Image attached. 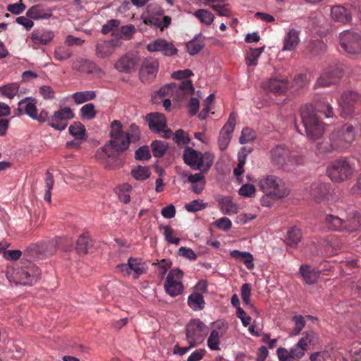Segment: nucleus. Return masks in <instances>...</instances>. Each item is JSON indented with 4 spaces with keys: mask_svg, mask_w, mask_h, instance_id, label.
Returning a JSON list of instances; mask_svg holds the SVG:
<instances>
[{
    "mask_svg": "<svg viewBox=\"0 0 361 361\" xmlns=\"http://www.w3.org/2000/svg\"><path fill=\"white\" fill-rule=\"evenodd\" d=\"M331 16L335 21L347 23L352 19L350 13L341 5L333 6L331 8Z\"/></svg>",
    "mask_w": 361,
    "mask_h": 361,
    "instance_id": "nucleus-29",
    "label": "nucleus"
},
{
    "mask_svg": "<svg viewBox=\"0 0 361 361\" xmlns=\"http://www.w3.org/2000/svg\"><path fill=\"white\" fill-rule=\"evenodd\" d=\"M125 133L128 135L131 142H136L140 139V128L135 123H131L128 130Z\"/></svg>",
    "mask_w": 361,
    "mask_h": 361,
    "instance_id": "nucleus-63",
    "label": "nucleus"
},
{
    "mask_svg": "<svg viewBox=\"0 0 361 361\" xmlns=\"http://www.w3.org/2000/svg\"><path fill=\"white\" fill-rule=\"evenodd\" d=\"M188 305L194 311L202 310L205 306V302L202 295L194 291L188 298Z\"/></svg>",
    "mask_w": 361,
    "mask_h": 361,
    "instance_id": "nucleus-36",
    "label": "nucleus"
},
{
    "mask_svg": "<svg viewBox=\"0 0 361 361\" xmlns=\"http://www.w3.org/2000/svg\"><path fill=\"white\" fill-rule=\"evenodd\" d=\"M255 139V131L250 128H245L241 132V135L239 138L240 144H246Z\"/></svg>",
    "mask_w": 361,
    "mask_h": 361,
    "instance_id": "nucleus-57",
    "label": "nucleus"
},
{
    "mask_svg": "<svg viewBox=\"0 0 361 361\" xmlns=\"http://www.w3.org/2000/svg\"><path fill=\"white\" fill-rule=\"evenodd\" d=\"M114 51V47L111 41L99 42L96 45V54L99 58L105 59Z\"/></svg>",
    "mask_w": 361,
    "mask_h": 361,
    "instance_id": "nucleus-39",
    "label": "nucleus"
},
{
    "mask_svg": "<svg viewBox=\"0 0 361 361\" xmlns=\"http://www.w3.org/2000/svg\"><path fill=\"white\" fill-rule=\"evenodd\" d=\"M204 37L202 34L196 35L193 39L186 44L187 51L194 56L199 53L204 47Z\"/></svg>",
    "mask_w": 361,
    "mask_h": 361,
    "instance_id": "nucleus-33",
    "label": "nucleus"
},
{
    "mask_svg": "<svg viewBox=\"0 0 361 361\" xmlns=\"http://www.w3.org/2000/svg\"><path fill=\"white\" fill-rule=\"evenodd\" d=\"M92 245V240L89 235L83 233L80 235L76 242V250L80 255H85Z\"/></svg>",
    "mask_w": 361,
    "mask_h": 361,
    "instance_id": "nucleus-42",
    "label": "nucleus"
},
{
    "mask_svg": "<svg viewBox=\"0 0 361 361\" xmlns=\"http://www.w3.org/2000/svg\"><path fill=\"white\" fill-rule=\"evenodd\" d=\"M151 157L149 147L146 145L140 147L135 152V158L137 160H148Z\"/></svg>",
    "mask_w": 361,
    "mask_h": 361,
    "instance_id": "nucleus-61",
    "label": "nucleus"
},
{
    "mask_svg": "<svg viewBox=\"0 0 361 361\" xmlns=\"http://www.w3.org/2000/svg\"><path fill=\"white\" fill-rule=\"evenodd\" d=\"M341 75V71L336 66H329L323 71L314 86L315 87H329L336 83Z\"/></svg>",
    "mask_w": 361,
    "mask_h": 361,
    "instance_id": "nucleus-22",
    "label": "nucleus"
},
{
    "mask_svg": "<svg viewBox=\"0 0 361 361\" xmlns=\"http://www.w3.org/2000/svg\"><path fill=\"white\" fill-rule=\"evenodd\" d=\"M302 231L296 226H292L288 231L285 242L290 246H296L301 240Z\"/></svg>",
    "mask_w": 361,
    "mask_h": 361,
    "instance_id": "nucleus-40",
    "label": "nucleus"
},
{
    "mask_svg": "<svg viewBox=\"0 0 361 361\" xmlns=\"http://www.w3.org/2000/svg\"><path fill=\"white\" fill-rule=\"evenodd\" d=\"M264 90L276 94H285L289 87L287 78L276 75L262 82Z\"/></svg>",
    "mask_w": 361,
    "mask_h": 361,
    "instance_id": "nucleus-21",
    "label": "nucleus"
},
{
    "mask_svg": "<svg viewBox=\"0 0 361 361\" xmlns=\"http://www.w3.org/2000/svg\"><path fill=\"white\" fill-rule=\"evenodd\" d=\"M18 114L27 115L33 120L39 123H44L48 120V111L42 109L37 113L36 99L28 97L21 99L18 104Z\"/></svg>",
    "mask_w": 361,
    "mask_h": 361,
    "instance_id": "nucleus-8",
    "label": "nucleus"
},
{
    "mask_svg": "<svg viewBox=\"0 0 361 361\" xmlns=\"http://www.w3.org/2000/svg\"><path fill=\"white\" fill-rule=\"evenodd\" d=\"M132 190V186L128 183L121 185L117 189V193L121 202L127 204L130 201V192Z\"/></svg>",
    "mask_w": 361,
    "mask_h": 361,
    "instance_id": "nucleus-49",
    "label": "nucleus"
},
{
    "mask_svg": "<svg viewBox=\"0 0 361 361\" xmlns=\"http://www.w3.org/2000/svg\"><path fill=\"white\" fill-rule=\"evenodd\" d=\"M326 50V45L319 39L311 41L306 49V53L312 57H316L324 54Z\"/></svg>",
    "mask_w": 361,
    "mask_h": 361,
    "instance_id": "nucleus-35",
    "label": "nucleus"
},
{
    "mask_svg": "<svg viewBox=\"0 0 361 361\" xmlns=\"http://www.w3.org/2000/svg\"><path fill=\"white\" fill-rule=\"evenodd\" d=\"M360 132L361 124L359 122L351 121L344 124L330 135L329 140L322 141L317 145V155L324 157L330 153L341 152L351 145L356 134Z\"/></svg>",
    "mask_w": 361,
    "mask_h": 361,
    "instance_id": "nucleus-2",
    "label": "nucleus"
},
{
    "mask_svg": "<svg viewBox=\"0 0 361 361\" xmlns=\"http://www.w3.org/2000/svg\"><path fill=\"white\" fill-rule=\"evenodd\" d=\"M137 63V59L132 54H126L121 57L115 63L114 68L123 73H130Z\"/></svg>",
    "mask_w": 361,
    "mask_h": 361,
    "instance_id": "nucleus-28",
    "label": "nucleus"
},
{
    "mask_svg": "<svg viewBox=\"0 0 361 361\" xmlns=\"http://www.w3.org/2000/svg\"><path fill=\"white\" fill-rule=\"evenodd\" d=\"M256 193V188L255 187L250 183H245L243 185L239 190L238 194L240 196L245 197H255Z\"/></svg>",
    "mask_w": 361,
    "mask_h": 361,
    "instance_id": "nucleus-58",
    "label": "nucleus"
},
{
    "mask_svg": "<svg viewBox=\"0 0 361 361\" xmlns=\"http://www.w3.org/2000/svg\"><path fill=\"white\" fill-rule=\"evenodd\" d=\"M220 338L219 332L214 329L211 331L207 339V346L212 350H219L220 349Z\"/></svg>",
    "mask_w": 361,
    "mask_h": 361,
    "instance_id": "nucleus-50",
    "label": "nucleus"
},
{
    "mask_svg": "<svg viewBox=\"0 0 361 361\" xmlns=\"http://www.w3.org/2000/svg\"><path fill=\"white\" fill-rule=\"evenodd\" d=\"M75 114L71 109L66 106L55 111L50 118L48 116L47 121H48L49 126L61 131L66 129L68 126V121L73 118Z\"/></svg>",
    "mask_w": 361,
    "mask_h": 361,
    "instance_id": "nucleus-15",
    "label": "nucleus"
},
{
    "mask_svg": "<svg viewBox=\"0 0 361 361\" xmlns=\"http://www.w3.org/2000/svg\"><path fill=\"white\" fill-rule=\"evenodd\" d=\"M207 204L203 200L197 199L185 204V208L189 212H197L206 208Z\"/></svg>",
    "mask_w": 361,
    "mask_h": 361,
    "instance_id": "nucleus-55",
    "label": "nucleus"
},
{
    "mask_svg": "<svg viewBox=\"0 0 361 361\" xmlns=\"http://www.w3.org/2000/svg\"><path fill=\"white\" fill-rule=\"evenodd\" d=\"M269 159L271 164L279 169L283 170L289 169L288 166L302 164L301 159L294 158L288 147L283 144L274 146L269 151Z\"/></svg>",
    "mask_w": 361,
    "mask_h": 361,
    "instance_id": "nucleus-6",
    "label": "nucleus"
},
{
    "mask_svg": "<svg viewBox=\"0 0 361 361\" xmlns=\"http://www.w3.org/2000/svg\"><path fill=\"white\" fill-rule=\"evenodd\" d=\"M121 21L117 19H111L102 25L101 32L103 35H107L111 32V35L118 31Z\"/></svg>",
    "mask_w": 361,
    "mask_h": 361,
    "instance_id": "nucleus-51",
    "label": "nucleus"
},
{
    "mask_svg": "<svg viewBox=\"0 0 361 361\" xmlns=\"http://www.w3.org/2000/svg\"><path fill=\"white\" fill-rule=\"evenodd\" d=\"M193 14L202 23L207 25H210L214 20V14L206 9H197Z\"/></svg>",
    "mask_w": 361,
    "mask_h": 361,
    "instance_id": "nucleus-47",
    "label": "nucleus"
},
{
    "mask_svg": "<svg viewBox=\"0 0 361 361\" xmlns=\"http://www.w3.org/2000/svg\"><path fill=\"white\" fill-rule=\"evenodd\" d=\"M300 42L299 31L290 29L285 35L282 51H293Z\"/></svg>",
    "mask_w": 361,
    "mask_h": 361,
    "instance_id": "nucleus-30",
    "label": "nucleus"
},
{
    "mask_svg": "<svg viewBox=\"0 0 361 361\" xmlns=\"http://www.w3.org/2000/svg\"><path fill=\"white\" fill-rule=\"evenodd\" d=\"M68 131L75 140H85L87 139L86 130L80 122H74L69 127Z\"/></svg>",
    "mask_w": 361,
    "mask_h": 361,
    "instance_id": "nucleus-41",
    "label": "nucleus"
},
{
    "mask_svg": "<svg viewBox=\"0 0 361 361\" xmlns=\"http://www.w3.org/2000/svg\"><path fill=\"white\" fill-rule=\"evenodd\" d=\"M149 128L154 133H161L166 126V119L164 114L158 112L150 113L146 116Z\"/></svg>",
    "mask_w": 361,
    "mask_h": 361,
    "instance_id": "nucleus-25",
    "label": "nucleus"
},
{
    "mask_svg": "<svg viewBox=\"0 0 361 361\" xmlns=\"http://www.w3.org/2000/svg\"><path fill=\"white\" fill-rule=\"evenodd\" d=\"M300 273L306 283L312 285L317 283L320 272L312 268L310 265L302 264L300 267Z\"/></svg>",
    "mask_w": 361,
    "mask_h": 361,
    "instance_id": "nucleus-31",
    "label": "nucleus"
},
{
    "mask_svg": "<svg viewBox=\"0 0 361 361\" xmlns=\"http://www.w3.org/2000/svg\"><path fill=\"white\" fill-rule=\"evenodd\" d=\"M116 269L126 276L132 275L134 279H137L147 272V266L141 258L130 257L127 263L118 264Z\"/></svg>",
    "mask_w": 361,
    "mask_h": 361,
    "instance_id": "nucleus-12",
    "label": "nucleus"
},
{
    "mask_svg": "<svg viewBox=\"0 0 361 361\" xmlns=\"http://www.w3.org/2000/svg\"><path fill=\"white\" fill-rule=\"evenodd\" d=\"M340 44L350 54L361 52V35L353 30H344L340 34Z\"/></svg>",
    "mask_w": 361,
    "mask_h": 361,
    "instance_id": "nucleus-13",
    "label": "nucleus"
},
{
    "mask_svg": "<svg viewBox=\"0 0 361 361\" xmlns=\"http://www.w3.org/2000/svg\"><path fill=\"white\" fill-rule=\"evenodd\" d=\"M135 32V26L132 24H129L121 26L119 29L118 28V31L113 34V37L118 39H123L125 40H129L132 39Z\"/></svg>",
    "mask_w": 361,
    "mask_h": 361,
    "instance_id": "nucleus-43",
    "label": "nucleus"
},
{
    "mask_svg": "<svg viewBox=\"0 0 361 361\" xmlns=\"http://www.w3.org/2000/svg\"><path fill=\"white\" fill-rule=\"evenodd\" d=\"M164 11L157 4H149L147 11L141 16L145 25L163 30L171 23V18L164 16Z\"/></svg>",
    "mask_w": 361,
    "mask_h": 361,
    "instance_id": "nucleus-7",
    "label": "nucleus"
},
{
    "mask_svg": "<svg viewBox=\"0 0 361 361\" xmlns=\"http://www.w3.org/2000/svg\"><path fill=\"white\" fill-rule=\"evenodd\" d=\"M329 193L330 189L326 183H313L310 186L311 195L318 200L325 199Z\"/></svg>",
    "mask_w": 361,
    "mask_h": 361,
    "instance_id": "nucleus-32",
    "label": "nucleus"
},
{
    "mask_svg": "<svg viewBox=\"0 0 361 361\" xmlns=\"http://www.w3.org/2000/svg\"><path fill=\"white\" fill-rule=\"evenodd\" d=\"M211 8L220 16H230L231 14L228 4L217 3L212 4Z\"/></svg>",
    "mask_w": 361,
    "mask_h": 361,
    "instance_id": "nucleus-56",
    "label": "nucleus"
},
{
    "mask_svg": "<svg viewBox=\"0 0 361 361\" xmlns=\"http://www.w3.org/2000/svg\"><path fill=\"white\" fill-rule=\"evenodd\" d=\"M300 111L305 133L312 140L320 138L326 130L325 124L318 118L317 112L323 114L326 118L334 116L332 106L323 97L315 100L314 106L310 104L302 105Z\"/></svg>",
    "mask_w": 361,
    "mask_h": 361,
    "instance_id": "nucleus-1",
    "label": "nucleus"
},
{
    "mask_svg": "<svg viewBox=\"0 0 361 361\" xmlns=\"http://www.w3.org/2000/svg\"><path fill=\"white\" fill-rule=\"evenodd\" d=\"M72 97L75 104H80L94 99L96 97V92L92 90L76 92L73 94Z\"/></svg>",
    "mask_w": 361,
    "mask_h": 361,
    "instance_id": "nucleus-45",
    "label": "nucleus"
},
{
    "mask_svg": "<svg viewBox=\"0 0 361 361\" xmlns=\"http://www.w3.org/2000/svg\"><path fill=\"white\" fill-rule=\"evenodd\" d=\"M230 255L231 257L243 262L248 269H252L254 268V258L250 252L234 250L231 251Z\"/></svg>",
    "mask_w": 361,
    "mask_h": 361,
    "instance_id": "nucleus-34",
    "label": "nucleus"
},
{
    "mask_svg": "<svg viewBox=\"0 0 361 361\" xmlns=\"http://www.w3.org/2000/svg\"><path fill=\"white\" fill-rule=\"evenodd\" d=\"M209 333V327L200 319H192L185 326V336L188 342L197 345L202 343Z\"/></svg>",
    "mask_w": 361,
    "mask_h": 361,
    "instance_id": "nucleus-11",
    "label": "nucleus"
},
{
    "mask_svg": "<svg viewBox=\"0 0 361 361\" xmlns=\"http://www.w3.org/2000/svg\"><path fill=\"white\" fill-rule=\"evenodd\" d=\"M159 67V61L154 58H146L140 71V78L142 82L148 83L157 76Z\"/></svg>",
    "mask_w": 361,
    "mask_h": 361,
    "instance_id": "nucleus-19",
    "label": "nucleus"
},
{
    "mask_svg": "<svg viewBox=\"0 0 361 361\" xmlns=\"http://www.w3.org/2000/svg\"><path fill=\"white\" fill-rule=\"evenodd\" d=\"M52 15L53 10L42 4L34 5L26 11V16L35 20H48Z\"/></svg>",
    "mask_w": 361,
    "mask_h": 361,
    "instance_id": "nucleus-24",
    "label": "nucleus"
},
{
    "mask_svg": "<svg viewBox=\"0 0 361 361\" xmlns=\"http://www.w3.org/2000/svg\"><path fill=\"white\" fill-rule=\"evenodd\" d=\"M131 174L133 178L138 180H144L150 176L149 170L147 166H138L132 169Z\"/></svg>",
    "mask_w": 361,
    "mask_h": 361,
    "instance_id": "nucleus-52",
    "label": "nucleus"
},
{
    "mask_svg": "<svg viewBox=\"0 0 361 361\" xmlns=\"http://www.w3.org/2000/svg\"><path fill=\"white\" fill-rule=\"evenodd\" d=\"M264 49V47L250 49L246 54L245 62L248 66H256L258 63L257 61Z\"/></svg>",
    "mask_w": 361,
    "mask_h": 361,
    "instance_id": "nucleus-44",
    "label": "nucleus"
},
{
    "mask_svg": "<svg viewBox=\"0 0 361 361\" xmlns=\"http://www.w3.org/2000/svg\"><path fill=\"white\" fill-rule=\"evenodd\" d=\"M257 183L263 192H268L277 199L283 198L290 193V189L283 179L274 175L262 176L258 178Z\"/></svg>",
    "mask_w": 361,
    "mask_h": 361,
    "instance_id": "nucleus-5",
    "label": "nucleus"
},
{
    "mask_svg": "<svg viewBox=\"0 0 361 361\" xmlns=\"http://www.w3.org/2000/svg\"><path fill=\"white\" fill-rule=\"evenodd\" d=\"M214 225L221 231H227L231 228L232 222L227 217H221L215 221Z\"/></svg>",
    "mask_w": 361,
    "mask_h": 361,
    "instance_id": "nucleus-64",
    "label": "nucleus"
},
{
    "mask_svg": "<svg viewBox=\"0 0 361 361\" xmlns=\"http://www.w3.org/2000/svg\"><path fill=\"white\" fill-rule=\"evenodd\" d=\"M147 49L149 52L160 51L166 56H174L178 49L172 42H169L162 38H158L147 44Z\"/></svg>",
    "mask_w": 361,
    "mask_h": 361,
    "instance_id": "nucleus-23",
    "label": "nucleus"
},
{
    "mask_svg": "<svg viewBox=\"0 0 361 361\" xmlns=\"http://www.w3.org/2000/svg\"><path fill=\"white\" fill-rule=\"evenodd\" d=\"M314 334L312 331L306 332L305 336L299 339L298 342L290 348L288 350L286 349V355L289 358L300 359L302 357L307 350L308 345L313 340Z\"/></svg>",
    "mask_w": 361,
    "mask_h": 361,
    "instance_id": "nucleus-20",
    "label": "nucleus"
},
{
    "mask_svg": "<svg viewBox=\"0 0 361 361\" xmlns=\"http://www.w3.org/2000/svg\"><path fill=\"white\" fill-rule=\"evenodd\" d=\"M40 275L38 267L31 262L17 272L19 283L23 286L33 285L39 279Z\"/></svg>",
    "mask_w": 361,
    "mask_h": 361,
    "instance_id": "nucleus-18",
    "label": "nucleus"
},
{
    "mask_svg": "<svg viewBox=\"0 0 361 361\" xmlns=\"http://www.w3.org/2000/svg\"><path fill=\"white\" fill-rule=\"evenodd\" d=\"M20 84L16 82H10L0 86V94L4 97L12 99L18 95Z\"/></svg>",
    "mask_w": 361,
    "mask_h": 361,
    "instance_id": "nucleus-38",
    "label": "nucleus"
},
{
    "mask_svg": "<svg viewBox=\"0 0 361 361\" xmlns=\"http://www.w3.org/2000/svg\"><path fill=\"white\" fill-rule=\"evenodd\" d=\"M80 116L84 119L90 120L95 117L96 111L92 103H88L80 109Z\"/></svg>",
    "mask_w": 361,
    "mask_h": 361,
    "instance_id": "nucleus-54",
    "label": "nucleus"
},
{
    "mask_svg": "<svg viewBox=\"0 0 361 361\" xmlns=\"http://www.w3.org/2000/svg\"><path fill=\"white\" fill-rule=\"evenodd\" d=\"M325 221L329 228L334 231H341L345 230L346 228L345 219L341 218L338 216L332 214L326 215Z\"/></svg>",
    "mask_w": 361,
    "mask_h": 361,
    "instance_id": "nucleus-37",
    "label": "nucleus"
},
{
    "mask_svg": "<svg viewBox=\"0 0 361 361\" xmlns=\"http://www.w3.org/2000/svg\"><path fill=\"white\" fill-rule=\"evenodd\" d=\"M345 230L349 232L358 229L361 226V216L357 212L353 213L352 216L345 219Z\"/></svg>",
    "mask_w": 361,
    "mask_h": 361,
    "instance_id": "nucleus-46",
    "label": "nucleus"
},
{
    "mask_svg": "<svg viewBox=\"0 0 361 361\" xmlns=\"http://www.w3.org/2000/svg\"><path fill=\"white\" fill-rule=\"evenodd\" d=\"M360 99V95L355 91L347 90L342 93L338 101L340 115L347 118L354 111V106Z\"/></svg>",
    "mask_w": 361,
    "mask_h": 361,
    "instance_id": "nucleus-16",
    "label": "nucleus"
},
{
    "mask_svg": "<svg viewBox=\"0 0 361 361\" xmlns=\"http://www.w3.org/2000/svg\"><path fill=\"white\" fill-rule=\"evenodd\" d=\"M160 230L163 231V234L164 236L165 240L171 244L174 245H178L180 243V238H175L172 236V234L173 233V230L170 226H164L161 225L159 227Z\"/></svg>",
    "mask_w": 361,
    "mask_h": 361,
    "instance_id": "nucleus-53",
    "label": "nucleus"
},
{
    "mask_svg": "<svg viewBox=\"0 0 361 361\" xmlns=\"http://www.w3.org/2000/svg\"><path fill=\"white\" fill-rule=\"evenodd\" d=\"M236 124V114L231 112L228 119L220 131L218 144L220 150H225L231 140L232 133Z\"/></svg>",
    "mask_w": 361,
    "mask_h": 361,
    "instance_id": "nucleus-17",
    "label": "nucleus"
},
{
    "mask_svg": "<svg viewBox=\"0 0 361 361\" xmlns=\"http://www.w3.org/2000/svg\"><path fill=\"white\" fill-rule=\"evenodd\" d=\"M153 156L157 158L162 157L168 148V144L164 141L154 140L151 143Z\"/></svg>",
    "mask_w": 361,
    "mask_h": 361,
    "instance_id": "nucleus-48",
    "label": "nucleus"
},
{
    "mask_svg": "<svg viewBox=\"0 0 361 361\" xmlns=\"http://www.w3.org/2000/svg\"><path fill=\"white\" fill-rule=\"evenodd\" d=\"M293 321L294 322L293 334L298 335L305 326V320L302 315H295L293 317Z\"/></svg>",
    "mask_w": 361,
    "mask_h": 361,
    "instance_id": "nucleus-60",
    "label": "nucleus"
},
{
    "mask_svg": "<svg viewBox=\"0 0 361 361\" xmlns=\"http://www.w3.org/2000/svg\"><path fill=\"white\" fill-rule=\"evenodd\" d=\"M194 74L190 69L178 70L173 72L171 76L173 78L181 80L178 83L172 82L160 88L159 94L164 96L169 91L176 90L180 97L184 98L188 96H192L195 93V88L192 82L188 78L192 76Z\"/></svg>",
    "mask_w": 361,
    "mask_h": 361,
    "instance_id": "nucleus-4",
    "label": "nucleus"
},
{
    "mask_svg": "<svg viewBox=\"0 0 361 361\" xmlns=\"http://www.w3.org/2000/svg\"><path fill=\"white\" fill-rule=\"evenodd\" d=\"M111 128L109 142L97 152L96 157L99 160L111 159L116 161L118 154L126 151L132 142L128 135L122 130V124L119 121H113Z\"/></svg>",
    "mask_w": 361,
    "mask_h": 361,
    "instance_id": "nucleus-3",
    "label": "nucleus"
},
{
    "mask_svg": "<svg viewBox=\"0 0 361 361\" xmlns=\"http://www.w3.org/2000/svg\"><path fill=\"white\" fill-rule=\"evenodd\" d=\"M215 200L219 204L223 214L232 215L238 212V207L233 202L231 197L218 195L215 197Z\"/></svg>",
    "mask_w": 361,
    "mask_h": 361,
    "instance_id": "nucleus-26",
    "label": "nucleus"
},
{
    "mask_svg": "<svg viewBox=\"0 0 361 361\" xmlns=\"http://www.w3.org/2000/svg\"><path fill=\"white\" fill-rule=\"evenodd\" d=\"M327 173L331 180L339 183L350 178L353 169L345 159H339L328 166Z\"/></svg>",
    "mask_w": 361,
    "mask_h": 361,
    "instance_id": "nucleus-10",
    "label": "nucleus"
},
{
    "mask_svg": "<svg viewBox=\"0 0 361 361\" xmlns=\"http://www.w3.org/2000/svg\"><path fill=\"white\" fill-rule=\"evenodd\" d=\"M72 56V52L67 48L59 47L54 51V57L58 61H64Z\"/></svg>",
    "mask_w": 361,
    "mask_h": 361,
    "instance_id": "nucleus-59",
    "label": "nucleus"
},
{
    "mask_svg": "<svg viewBox=\"0 0 361 361\" xmlns=\"http://www.w3.org/2000/svg\"><path fill=\"white\" fill-rule=\"evenodd\" d=\"M308 80L305 74L295 75L293 80V87L297 90L301 89L306 86Z\"/></svg>",
    "mask_w": 361,
    "mask_h": 361,
    "instance_id": "nucleus-62",
    "label": "nucleus"
},
{
    "mask_svg": "<svg viewBox=\"0 0 361 361\" xmlns=\"http://www.w3.org/2000/svg\"><path fill=\"white\" fill-rule=\"evenodd\" d=\"M183 159L184 162L194 170L200 169L204 165L209 169L213 164L212 154L207 152L203 154L189 147L184 149Z\"/></svg>",
    "mask_w": 361,
    "mask_h": 361,
    "instance_id": "nucleus-9",
    "label": "nucleus"
},
{
    "mask_svg": "<svg viewBox=\"0 0 361 361\" xmlns=\"http://www.w3.org/2000/svg\"><path fill=\"white\" fill-rule=\"evenodd\" d=\"M54 32L46 29H36L31 33L30 39L35 44L47 45L54 38Z\"/></svg>",
    "mask_w": 361,
    "mask_h": 361,
    "instance_id": "nucleus-27",
    "label": "nucleus"
},
{
    "mask_svg": "<svg viewBox=\"0 0 361 361\" xmlns=\"http://www.w3.org/2000/svg\"><path fill=\"white\" fill-rule=\"evenodd\" d=\"M183 273L179 269L170 270L164 281V288L167 294L175 297L183 293Z\"/></svg>",
    "mask_w": 361,
    "mask_h": 361,
    "instance_id": "nucleus-14",
    "label": "nucleus"
}]
</instances>
